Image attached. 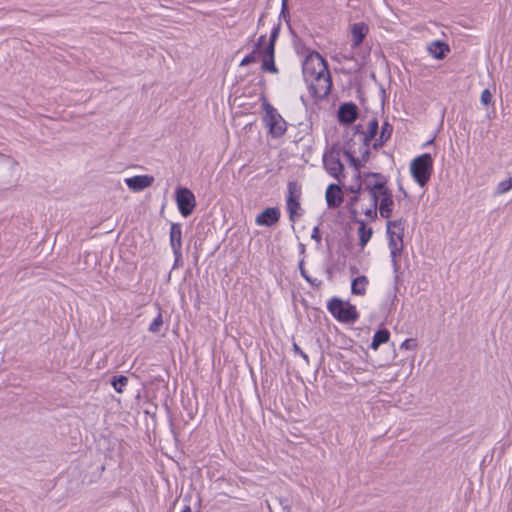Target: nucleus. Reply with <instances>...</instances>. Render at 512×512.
Returning a JSON list of instances; mask_svg holds the SVG:
<instances>
[{
	"instance_id": "nucleus-1",
	"label": "nucleus",
	"mask_w": 512,
	"mask_h": 512,
	"mask_svg": "<svg viewBox=\"0 0 512 512\" xmlns=\"http://www.w3.org/2000/svg\"><path fill=\"white\" fill-rule=\"evenodd\" d=\"M303 77L312 95L323 99L331 91L332 80L326 60L316 51L310 52L302 64Z\"/></svg>"
},
{
	"instance_id": "nucleus-2",
	"label": "nucleus",
	"mask_w": 512,
	"mask_h": 512,
	"mask_svg": "<svg viewBox=\"0 0 512 512\" xmlns=\"http://www.w3.org/2000/svg\"><path fill=\"white\" fill-rule=\"evenodd\" d=\"M358 177L361 179L360 183L356 189H351V192L355 194L351 199L352 202L362 200L365 195L370 198L388 188V180L381 173L371 172L362 176L359 174Z\"/></svg>"
},
{
	"instance_id": "nucleus-3",
	"label": "nucleus",
	"mask_w": 512,
	"mask_h": 512,
	"mask_svg": "<svg viewBox=\"0 0 512 512\" xmlns=\"http://www.w3.org/2000/svg\"><path fill=\"white\" fill-rule=\"evenodd\" d=\"M369 201L370 204L368 207L363 209V213L370 220H375L377 218L378 211L382 218L389 219L392 216L394 199L389 188L370 197Z\"/></svg>"
},
{
	"instance_id": "nucleus-4",
	"label": "nucleus",
	"mask_w": 512,
	"mask_h": 512,
	"mask_svg": "<svg viewBox=\"0 0 512 512\" xmlns=\"http://www.w3.org/2000/svg\"><path fill=\"white\" fill-rule=\"evenodd\" d=\"M411 174L416 183L424 187L433 172V158L429 153H424L412 160L410 164Z\"/></svg>"
},
{
	"instance_id": "nucleus-5",
	"label": "nucleus",
	"mask_w": 512,
	"mask_h": 512,
	"mask_svg": "<svg viewBox=\"0 0 512 512\" xmlns=\"http://www.w3.org/2000/svg\"><path fill=\"white\" fill-rule=\"evenodd\" d=\"M262 108L265 112L263 122L269 128L273 138L283 136L287 130V123L278 111L264 98Z\"/></svg>"
},
{
	"instance_id": "nucleus-6",
	"label": "nucleus",
	"mask_w": 512,
	"mask_h": 512,
	"mask_svg": "<svg viewBox=\"0 0 512 512\" xmlns=\"http://www.w3.org/2000/svg\"><path fill=\"white\" fill-rule=\"evenodd\" d=\"M328 311L339 321L350 323L355 322L358 318V313L355 306L344 303L339 298H332L327 304Z\"/></svg>"
},
{
	"instance_id": "nucleus-7",
	"label": "nucleus",
	"mask_w": 512,
	"mask_h": 512,
	"mask_svg": "<svg viewBox=\"0 0 512 512\" xmlns=\"http://www.w3.org/2000/svg\"><path fill=\"white\" fill-rule=\"evenodd\" d=\"M176 203L180 214L183 217H188L196 206L195 196L188 188H178L176 190Z\"/></svg>"
},
{
	"instance_id": "nucleus-8",
	"label": "nucleus",
	"mask_w": 512,
	"mask_h": 512,
	"mask_svg": "<svg viewBox=\"0 0 512 512\" xmlns=\"http://www.w3.org/2000/svg\"><path fill=\"white\" fill-rule=\"evenodd\" d=\"M388 247L390 250V257H391V263L393 267V271L395 273V282L397 283L399 280V270H400V264L398 261V258L400 257L402 251H403V238L400 237H394V236H388Z\"/></svg>"
},
{
	"instance_id": "nucleus-9",
	"label": "nucleus",
	"mask_w": 512,
	"mask_h": 512,
	"mask_svg": "<svg viewBox=\"0 0 512 512\" xmlns=\"http://www.w3.org/2000/svg\"><path fill=\"white\" fill-rule=\"evenodd\" d=\"M323 165L327 173L336 179H339L343 174L344 166L340 161L338 152L330 151L325 153L323 155Z\"/></svg>"
},
{
	"instance_id": "nucleus-10",
	"label": "nucleus",
	"mask_w": 512,
	"mask_h": 512,
	"mask_svg": "<svg viewBox=\"0 0 512 512\" xmlns=\"http://www.w3.org/2000/svg\"><path fill=\"white\" fill-rule=\"evenodd\" d=\"M170 246L175 256V262L182 257V227L179 223H171L169 233Z\"/></svg>"
},
{
	"instance_id": "nucleus-11",
	"label": "nucleus",
	"mask_w": 512,
	"mask_h": 512,
	"mask_svg": "<svg viewBox=\"0 0 512 512\" xmlns=\"http://www.w3.org/2000/svg\"><path fill=\"white\" fill-rule=\"evenodd\" d=\"M280 210L277 207H268L257 215L255 223L258 226L271 227L280 219Z\"/></svg>"
},
{
	"instance_id": "nucleus-12",
	"label": "nucleus",
	"mask_w": 512,
	"mask_h": 512,
	"mask_svg": "<svg viewBox=\"0 0 512 512\" xmlns=\"http://www.w3.org/2000/svg\"><path fill=\"white\" fill-rule=\"evenodd\" d=\"M349 30L351 35V47L357 48L362 44L369 33V26L364 22H356L350 25Z\"/></svg>"
},
{
	"instance_id": "nucleus-13",
	"label": "nucleus",
	"mask_w": 512,
	"mask_h": 512,
	"mask_svg": "<svg viewBox=\"0 0 512 512\" xmlns=\"http://www.w3.org/2000/svg\"><path fill=\"white\" fill-rule=\"evenodd\" d=\"M124 181L130 190L140 192L152 185L154 177L151 175H137L126 178Z\"/></svg>"
},
{
	"instance_id": "nucleus-14",
	"label": "nucleus",
	"mask_w": 512,
	"mask_h": 512,
	"mask_svg": "<svg viewBox=\"0 0 512 512\" xmlns=\"http://www.w3.org/2000/svg\"><path fill=\"white\" fill-rule=\"evenodd\" d=\"M358 116V109L354 103H344L338 111L339 121L343 124L353 123Z\"/></svg>"
},
{
	"instance_id": "nucleus-15",
	"label": "nucleus",
	"mask_w": 512,
	"mask_h": 512,
	"mask_svg": "<svg viewBox=\"0 0 512 512\" xmlns=\"http://www.w3.org/2000/svg\"><path fill=\"white\" fill-rule=\"evenodd\" d=\"M325 197L329 208H337L343 202L341 189L336 184H330L327 187Z\"/></svg>"
},
{
	"instance_id": "nucleus-16",
	"label": "nucleus",
	"mask_w": 512,
	"mask_h": 512,
	"mask_svg": "<svg viewBox=\"0 0 512 512\" xmlns=\"http://www.w3.org/2000/svg\"><path fill=\"white\" fill-rule=\"evenodd\" d=\"M406 220L403 218L395 219V220H388L386 224V230L388 236H394V237H404V230H405Z\"/></svg>"
},
{
	"instance_id": "nucleus-17",
	"label": "nucleus",
	"mask_w": 512,
	"mask_h": 512,
	"mask_svg": "<svg viewBox=\"0 0 512 512\" xmlns=\"http://www.w3.org/2000/svg\"><path fill=\"white\" fill-rule=\"evenodd\" d=\"M449 50V46L441 41H433L428 45L429 53L436 59H443Z\"/></svg>"
},
{
	"instance_id": "nucleus-18",
	"label": "nucleus",
	"mask_w": 512,
	"mask_h": 512,
	"mask_svg": "<svg viewBox=\"0 0 512 512\" xmlns=\"http://www.w3.org/2000/svg\"><path fill=\"white\" fill-rule=\"evenodd\" d=\"M356 222L359 224L357 231L359 237V245L363 249L370 241L373 235V230L371 227H367L363 220H357Z\"/></svg>"
},
{
	"instance_id": "nucleus-19",
	"label": "nucleus",
	"mask_w": 512,
	"mask_h": 512,
	"mask_svg": "<svg viewBox=\"0 0 512 512\" xmlns=\"http://www.w3.org/2000/svg\"><path fill=\"white\" fill-rule=\"evenodd\" d=\"M368 283V278L364 275L354 278L351 283L352 293L360 296L365 295Z\"/></svg>"
},
{
	"instance_id": "nucleus-20",
	"label": "nucleus",
	"mask_w": 512,
	"mask_h": 512,
	"mask_svg": "<svg viewBox=\"0 0 512 512\" xmlns=\"http://www.w3.org/2000/svg\"><path fill=\"white\" fill-rule=\"evenodd\" d=\"M389 337H390V333L387 329H380V330L376 331L373 336L372 343H371L370 347L373 350H377L381 344H384L389 340Z\"/></svg>"
},
{
	"instance_id": "nucleus-21",
	"label": "nucleus",
	"mask_w": 512,
	"mask_h": 512,
	"mask_svg": "<svg viewBox=\"0 0 512 512\" xmlns=\"http://www.w3.org/2000/svg\"><path fill=\"white\" fill-rule=\"evenodd\" d=\"M286 207L289 213L290 221L294 222L296 218L300 216L299 210L301 209L300 202L298 200L287 198L286 199Z\"/></svg>"
},
{
	"instance_id": "nucleus-22",
	"label": "nucleus",
	"mask_w": 512,
	"mask_h": 512,
	"mask_svg": "<svg viewBox=\"0 0 512 512\" xmlns=\"http://www.w3.org/2000/svg\"><path fill=\"white\" fill-rule=\"evenodd\" d=\"M392 131L393 127L388 122H385L381 127L379 139L373 144L374 148L382 146L391 137Z\"/></svg>"
},
{
	"instance_id": "nucleus-23",
	"label": "nucleus",
	"mask_w": 512,
	"mask_h": 512,
	"mask_svg": "<svg viewBox=\"0 0 512 512\" xmlns=\"http://www.w3.org/2000/svg\"><path fill=\"white\" fill-rule=\"evenodd\" d=\"M261 69L264 72H268V73H272V74L279 73V70L275 64V57L262 58Z\"/></svg>"
},
{
	"instance_id": "nucleus-24",
	"label": "nucleus",
	"mask_w": 512,
	"mask_h": 512,
	"mask_svg": "<svg viewBox=\"0 0 512 512\" xmlns=\"http://www.w3.org/2000/svg\"><path fill=\"white\" fill-rule=\"evenodd\" d=\"M378 128H379V126H378L377 119L374 118V119L369 121L368 128H367V133H366L365 138H364L365 142H368V141L372 140L376 136V134L378 132Z\"/></svg>"
},
{
	"instance_id": "nucleus-25",
	"label": "nucleus",
	"mask_w": 512,
	"mask_h": 512,
	"mask_svg": "<svg viewBox=\"0 0 512 512\" xmlns=\"http://www.w3.org/2000/svg\"><path fill=\"white\" fill-rule=\"evenodd\" d=\"M128 383V378L126 376H123V375H120L118 377H113L112 381H111V385L113 386V388L118 392V393H122L125 386L127 385Z\"/></svg>"
},
{
	"instance_id": "nucleus-26",
	"label": "nucleus",
	"mask_w": 512,
	"mask_h": 512,
	"mask_svg": "<svg viewBox=\"0 0 512 512\" xmlns=\"http://www.w3.org/2000/svg\"><path fill=\"white\" fill-rule=\"evenodd\" d=\"M257 52L262 58L275 57V45L273 43H267Z\"/></svg>"
},
{
	"instance_id": "nucleus-27",
	"label": "nucleus",
	"mask_w": 512,
	"mask_h": 512,
	"mask_svg": "<svg viewBox=\"0 0 512 512\" xmlns=\"http://www.w3.org/2000/svg\"><path fill=\"white\" fill-rule=\"evenodd\" d=\"M163 325V318L161 312L153 319L151 324L149 325V331L151 333H158L160 331L161 326Z\"/></svg>"
},
{
	"instance_id": "nucleus-28",
	"label": "nucleus",
	"mask_w": 512,
	"mask_h": 512,
	"mask_svg": "<svg viewBox=\"0 0 512 512\" xmlns=\"http://www.w3.org/2000/svg\"><path fill=\"white\" fill-rule=\"evenodd\" d=\"M512 188V177L501 181L496 188L497 194L507 193Z\"/></svg>"
},
{
	"instance_id": "nucleus-29",
	"label": "nucleus",
	"mask_w": 512,
	"mask_h": 512,
	"mask_svg": "<svg viewBox=\"0 0 512 512\" xmlns=\"http://www.w3.org/2000/svg\"><path fill=\"white\" fill-rule=\"evenodd\" d=\"M287 198H292L299 201L300 191L297 187V184L294 182L288 183V196Z\"/></svg>"
},
{
	"instance_id": "nucleus-30",
	"label": "nucleus",
	"mask_w": 512,
	"mask_h": 512,
	"mask_svg": "<svg viewBox=\"0 0 512 512\" xmlns=\"http://www.w3.org/2000/svg\"><path fill=\"white\" fill-rule=\"evenodd\" d=\"M300 273H301V276L307 281L309 282L311 285L313 286H319L321 284V281L316 279V278H311L309 276V274H307L306 270L303 268V263L301 262L300 263Z\"/></svg>"
},
{
	"instance_id": "nucleus-31",
	"label": "nucleus",
	"mask_w": 512,
	"mask_h": 512,
	"mask_svg": "<svg viewBox=\"0 0 512 512\" xmlns=\"http://www.w3.org/2000/svg\"><path fill=\"white\" fill-rule=\"evenodd\" d=\"M332 58H333V60H335L337 62L354 61L355 60L353 53H338V54L334 55Z\"/></svg>"
},
{
	"instance_id": "nucleus-32",
	"label": "nucleus",
	"mask_w": 512,
	"mask_h": 512,
	"mask_svg": "<svg viewBox=\"0 0 512 512\" xmlns=\"http://www.w3.org/2000/svg\"><path fill=\"white\" fill-rule=\"evenodd\" d=\"M258 54L257 49H254L250 54L245 56L240 62V66H246L256 62V55Z\"/></svg>"
},
{
	"instance_id": "nucleus-33",
	"label": "nucleus",
	"mask_w": 512,
	"mask_h": 512,
	"mask_svg": "<svg viewBox=\"0 0 512 512\" xmlns=\"http://www.w3.org/2000/svg\"><path fill=\"white\" fill-rule=\"evenodd\" d=\"M480 101L485 106L489 105L492 102V94L489 89H485L482 91Z\"/></svg>"
},
{
	"instance_id": "nucleus-34",
	"label": "nucleus",
	"mask_w": 512,
	"mask_h": 512,
	"mask_svg": "<svg viewBox=\"0 0 512 512\" xmlns=\"http://www.w3.org/2000/svg\"><path fill=\"white\" fill-rule=\"evenodd\" d=\"M279 33H280V26L279 25L274 26L271 30L268 43H273L275 45L276 40L279 36Z\"/></svg>"
},
{
	"instance_id": "nucleus-35",
	"label": "nucleus",
	"mask_w": 512,
	"mask_h": 512,
	"mask_svg": "<svg viewBox=\"0 0 512 512\" xmlns=\"http://www.w3.org/2000/svg\"><path fill=\"white\" fill-rule=\"evenodd\" d=\"M279 33H280V26L279 25L274 26L271 30L268 43H273L275 45L276 40L279 36Z\"/></svg>"
},
{
	"instance_id": "nucleus-36",
	"label": "nucleus",
	"mask_w": 512,
	"mask_h": 512,
	"mask_svg": "<svg viewBox=\"0 0 512 512\" xmlns=\"http://www.w3.org/2000/svg\"><path fill=\"white\" fill-rule=\"evenodd\" d=\"M416 342L415 340L413 339H406L405 341L402 342V344L400 345V348L401 349H405V350H414L416 348Z\"/></svg>"
},
{
	"instance_id": "nucleus-37",
	"label": "nucleus",
	"mask_w": 512,
	"mask_h": 512,
	"mask_svg": "<svg viewBox=\"0 0 512 512\" xmlns=\"http://www.w3.org/2000/svg\"><path fill=\"white\" fill-rule=\"evenodd\" d=\"M293 351L299 356H301L303 360L306 362V364H309L308 355L304 351H302V349L296 343H293Z\"/></svg>"
},
{
	"instance_id": "nucleus-38",
	"label": "nucleus",
	"mask_w": 512,
	"mask_h": 512,
	"mask_svg": "<svg viewBox=\"0 0 512 512\" xmlns=\"http://www.w3.org/2000/svg\"><path fill=\"white\" fill-rule=\"evenodd\" d=\"M345 156L349 159L351 165H353L356 170L358 171L360 162L358 159H356L350 152L345 151Z\"/></svg>"
},
{
	"instance_id": "nucleus-39",
	"label": "nucleus",
	"mask_w": 512,
	"mask_h": 512,
	"mask_svg": "<svg viewBox=\"0 0 512 512\" xmlns=\"http://www.w3.org/2000/svg\"><path fill=\"white\" fill-rule=\"evenodd\" d=\"M311 238L313 240H315L316 242H318V243L321 242V235H320L319 227L318 226H315L313 228V231H312V234H311Z\"/></svg>"
},
{
	"instance_id": "nucleus-40",
	"label": "nucleus",
	"mask_w": 512,
	"mask_h": 512,
	"mask_svg": "<svg viewBox=\"0 0 512 512\" xmlns=\"http://www.w3.org/2000/svg\"><path fill=\"white\" fill-rule=\"evenodd\" d=\"M267 43H266V35H261L258 40H257V43H256V47L255 49H257V51L259 49H261L263 46H265Z\"/></svg>"
},
{
	"instance_id": "nucleus-41",
	"label": "nucleus",
	"mask_w": 512,
	"mask_h": 512,
	"mask_svg": "<svg viewBox=\"0 0 512 512\" xmlns=\"http://www.w3.org/2000/svg\"><path fill=\"white\" fill-rule=\"evenodd\" d=\"M282 512H305L304 510L299 511L298 508L295 507H283Z\"/></svg>"
},
{
	"instance_id": "nucleus-42",
	"label": "nucleus",
	"mask_w": 512,
	"mask_h": 512,
	"mask_svg": "<svg viewBox=\"0 0 512 512\" xmlns=\"http://www.w3.org/2000/svg\"><path fill=\"white\" fill-rule=\"evenodd\" d=\"M287 2L288 0H282V12H284V10L287 9Z\"/></svg>"
},
{
	"instance_id": "nucleus-43",
	"label": "nucleus",
	"mask_w": 512,
	"mask_h": 512,
	"mask_svg": "<svg viewBox=\"0 0 512 512\" xmlns=\"http://www.w3.org/2000/svg\"><path fill=\"white\" fill-rule=\"evenodd\" d=\"M182 512H192L190 506H185Z\"/></svg>"
}]
</instances>
